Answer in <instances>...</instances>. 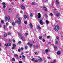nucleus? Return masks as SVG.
<instances>
[{
	"mask_svg": "<svg viewBox=\"0 0 63 63\" xmlns=\"http://www.w3.org/2000/svg\"><path fill=\"white\" fill-rule=\"evenodd\" d=\"M54 30L56 31H58L59 29V27L58 25H57L55 26L54 28Z\"/></svg>",
	"mask_w": 63,
	"mask_h": 63,
	"instance_id": "nucleus-1",
	"label": "nucleus"
},
{
	"mask_svg": "<svg viewBox=\"0 0 63 63\" xmlns=\"http://www.w3.org/2000/svg\"><path fill=\"white\" fill-rule=\"evenodd\" d=\"M5 19L6 20V21H7L8 19L9 20V21H10V17H9V16H7L6 17H5Z\"/></svg>",
	"mask_w": 63,
	"mask_h": 63,
	"instance_id": "nucleus-2",
	"label": "nucleus"
},
{
	"mask_svg": "<svg viewBox=\"0 0 63 63\" xmlns=\"http://www.w3.org/2000/svg\"><path fill=\"white\" fill-rule=\"evenodd\" d=\"M18 20H17V22L18 23V24L19 25V24H20V22H21V20H20V18H18Z\"/></svg>",
	"mask_w": 63,
	"mask_h": 63,
	"instance_id": "nucleus-3",
	"label": "nucleus"
},
{
	"mask_svg": "<svg viewBox=\"0 0 63 63\" xmlns=\"http://www.w3.org/2000/svg\"><path fill=\"white\" fill-rule=\"evenodd\" d=\"M12 9L11 8H9L8 10V12L9 13H12Z\"/></svg>",
	"mask_w": 63,
	"mask_h": 63,
	"instance_id": "nucleus-4",
	"label": "nucleus"
},
{
	"mask_svg": "<svg viewBox=\"0 0 63 63\" xmlns=\"http://www.w3.org/2000/svg\"><path fill=\"white\" fill-rule=\"evenodd\" d=\"M2 4L3 6V8H6V3L4 2H3L2 3Z\"/></svg>",
	"mask_w": 63,
	"mask_h": 63,
	"instance_id": "nucleus-5",
	"label": "nucleus"
},
{
	"mask_svg": "<svg viewBox=\"0 0 63 63\" xmlns=\"http://www.w3.org/2000/svg\"><path fill=\"white\" fill-rule=\"evenodd\" d=\"M41 25H43V21L42 20H40L39 21Z\"/></svg>",
	"mask_w": 63,
	"mask_h": 63,
	"instance_id": "nucleus-6",
	"label": "nucleus"
},
{
	"mask_svg": "<svg viewBox=\"0 0 63 63\" xmlns=\"http://www.w3.org/2000/svg\"><path fill=\"white\" fill-rule=\"evenodd\" d=\"M38 59L40 61H43L42 60V59L41 58L38 57Z\"/></svg>",
	"mask_w": 63,
	"mask_h": 63,
	"instance_id": "nucleus-7",
	"label": "nucleus"
},
{
	"mask_svg": "<svg viewBox=\"0 0 63 63\" xmlns=\"http://www.w3.org/2000/svg\"><path fill=\"white\" fill-rule=\"evenodd\" d=\"M53 47L54 48V50L55 51H56V49H57V47L56 46H53Z\"/></svg>",
	"mask_w": 63,
	"mask_h": 63,
	"instance_id": "nucleus-8",
	"label": "nucleus"
},
{
	"mask_svg": "<svg viewBox=\"0 0 63 63\" xmlns=\"http://www.w3.org/2000/svg\"><path fill=\"white\" fill-rule=\"evenodd\" d=\"M38 18H41V14L40 13H39L38 14Z\"/></svg>",
	"mask_w": 63,
	"mask_h": 63,
	"instance_id": "nucleus-9",
	"label": "nucleus"
},
{
	"mask_svg": "<svg viewBox=\"0 0 63 63\" xmlns=\"http://www.w3.org/2000/svg\"><path fill=\"white\" fill-rule=\"evenodd\" d=\"M21 8L22 10H24V9H25V7L23 5H22L21 6Z\"/></svg>",
	"mask_w": 63,
	"mask_h": 63,
	"instance_id": "nucleus-10",
	"label": "nucleus"
},
{
	"mask_svg": "<svg viewBox=\"0 0 63 63\" xmlns=\"http://www.w3.org/2000/svg\"><path fill=\"white\" fill-rule=\"evenodd\" d=\"M30 27L31 28H32L33 27V25H32V24L31 23H30Z\"/></svg>",
	"mask_w": 63,
	"mask_h": 63,
	"instance_id": "nucleus-11",
	"label": "nucleus"
},
{
	"mask_svg": "<svg viewBox=\"0 0 63 63\" xmlns=\"http://www.w3.org/2000/svg\"><path fill=\"white\" fill-rule=\"evenodd\" d=\"M60 53H61V52H60V51H58L57 52V54L58 55H59L60 54Z\"/></svg>",
	"mask_w": 63,
	"mask_h": 63,
	"instance_id": "nucleus-12",
	"label": "nucleus"
},
{
	"mask_svg": "<svg viewBox=\"0 0 63 63\" xmlns=\"http://www.w3.org/2000/svg\"><path fill=\"white\" fill-rule=\"evenodd\" d=\"M14 56L15 57H18V55L16 54H14Z\"/></svg>",
	"mask_w": 63,
	"mask_h": 63,
	"instance_id": "nucleus-13",
	"label": "nucleus"
},
{
	"mask_svg": "<svg viewBox=\"0 0 63 63\" xmlns=\"http://www.w3.org/2000/svg\"><path fill=\"white\" fill-rule=\"evenodd\" d=\"M21 38L22 40H23V41H25V39H24L23 37H21Z\"/></svg>",
	"mask_w": 63,
	"mask_h": 63,
	"instance_id": "nucleus-14",
	"label": "nucleus"
},
{
	"mask_svg": "<svg viewBox=\"0 0 63 63\" xmlns=\"http://www.w3.org/2000/svg\"><path fill=\"white\" fill-rule=\"evenodd\" d=\"M60 16V13H58L56 15V16Z\"/></svg>",
	"mask_w": 63,
	"mask_h": 63,
	"instance_id": "nucleus-15",
	"label": "nucleus"
},
{
	"mask_svg": "<svg viewBox=\"0 0 63 63\" xmlns=\"http://www.w3.org/2000/svg\"><path fill=\"white\" fill-rule=\"evenodd\" d=\"M48 52V49H47L45 50V52L46 53H47V52Z\"/></svg>",
	"mask_w": 63,
	"mask_h": 63,
	"instance_id": "nucleus-16",
	"label": "nucleus"
},
{
	"mask_svg": "<svg viewBox=\"0 0 63 63\" xmlns=\"http://www.w3.org/2000/svg\"><path fill=\"white\" fill-rule=\"evenodd\" d=\"M22 59H25V56L23 55L22 56Z\"/></svg>",
	"mask_w": 63,
	"mask_h": 63,
	"instance_id": "nucleus-17",
	"label": "nucleus"
},
{
	"mask_svg": "<svg viewBox=\"0 0 63 63\" xmlns=\"http://www.w3.org/2000/svg\"><path fill=\"white\" fill-rule=\"evenodd\" d=\"M30 15L31 17H33V15H32V13H30Z\"/></svg>",
	"mask_w": 63,
	"mask_h": 63,
	"instance_id": "nucleus-18",
	"label": "nucleus"
},
{
	"mask_svg": "<svg viewBox=\"0 0 63 63\" xmlns=\"http://www.w3.org/2000/svg\"><path fill=\"white\" fill-rule=\"evenodd\" d=\"M46 22L47 24H48V23H49V21H48L47 20L46 21Z\"/></svg>",
	"mask_w": 63,
	"mask_h": 63,
	"instance_id": "nucleus-19",
	"label": "nucleus"
},
{
	"mask_svg": "<svg viewBox=\"0 0 63 63\" xmlns=\"http://www.w3.org/2000/svg\"><path fill=\"white\" fill-rule=\"evenodd\" d=\"M43 8H44V10H45V11H47V9L46 7H43Z\"/></svg>",
	"mask_w": 63,
	"mask_h": 63,
	"instance_id": "nucleus-20",
	"label": "nucleus"
},
{
	"mask_svg": "<svg viewBox=\"0 0 63 63\" xmlns=\"http://www.w3.org/2000/svg\"><path fill=\"white\" fill-rule=\"evenodd\" d=\"M3 27L4 29H5L6 28V26L5 25L3 26Z\"/></svg>",
	"mask_w": 63,
	"mask_h": 63,
	"instance_id": "nucleus-21",
	"label": "nucleus"
},
{
	"mask_svg": "<svg viewBox=\"0 0 63 63\" xmlns=\"http://www.w3.org/2000/svg\"><path fill=\"white\" fill-rule=\"evenodd\" d=\"M24 18H27V16H26V15H24Z\"/></svg>",
	"mask_w": 63,
	"mask_h": 63,
	"instance_id": "nucleus-22",
	"label": "nucleus"
},
{
	"mask_svg": "<svg viewBox=\"0 0 63 63\" xmlns=\"http://www.w3.org/2000/svg\"><path fill=\"white\" fill-rule=\"evenodd\" d=\"M42 37L41 36H40L39 37V39H42Z\"/></svg>",
	"mask_w": 63,
	"mask_h": 63,
	"instance_id": "nucleus-23",
	"label": "nucleus"
},
{
	"mask_svg": "<svg viewBox=\"0 0 63 63\" xmlns=\"http://www.w3.org/2000/svg\"><path fill=\"white\" fill-rule=\"evenodd\" d=\"M32 61L33 62H34V61H35V59H34V58L32 59Z\"/></svg>",
	"mask_w": 63,
	"mask_h": 63,
	"instance_id": "nucleus-24",
	"label": "nucleus"
},
{
	"mask_svg": "<svg viewBox=\"0 0 63 63\" xmlns=\"http://www.w3.org/2000/svg\"><path fill=\"white\" fill-rule=\"evenodd\" d=\"M56 3L57 4H59V2L58 1V0H56Z\"/></svg>",
	"mask_w": 63,
	"mask_h": 63,
	"instance_id": "nucleus-25",
	"label": "nucleus"
},
{
	"mask_svg": "<svg viewBox=\"0 0 63 63\" xmlns=\"http://www.w3.org/2000/svg\"><path fill=\"white\" fill-rule=\"evenodd\" d=\"M24 23L25 24H27V21H25L24 22Z\"/></svg>",
	"mask_w": 63,
	"mask_h": 63,
	"instance_id": "nucleus-26",
	"label": "nucleus"
},
{
	"mask_svg": "<svg viewBox=\"0 0 63 63\" xmlns=\"http://www.w3.org/2000/svg\"><path fill=\"white\" fill-rule=\"evenodd\" d=\"M13 47H16V45L15 44H13Z\"/></svg>",
	"mask_w": 63,
	"mask_h": 63,
	"instance_id": "nucleus-27",
	"label": "nucleus"
},
{
	"mask_svg": "<svg viewBox=\"0 0 63 63\" xmlns=\"http://www.w3.org/2000/svg\"><path fill=\"white\" fill-rule=\"evenodd\" d=\"M8 46H11V44L10 43H8Z\"/></svg>",
	"mask_w": 63,
	"mask_h": 63,
	"instance_id": "nucleus-28",
	"label": "nucleus"
},
{
	"mask_svg": "<svg viewBox=\"0 0 63 63\" xmlns=\"http://www.w3.org/2000/svg\"><path fill=\"white\" fill-rule=\"evenodd\" d=\"M8 34L9 35H11V33L10 32H8Z\"/></svg>",
	"mask_w": 63,
	"mask_h": 63,
	"instance_id": "nucleus-29",
	"label": "nucleus"
},
{
	"mask_svg": "<svg viewBox=\"0 0 63 63\" xmlns=\"http://www.w3.org/2000/svg\"><path fill=\"white\" fill-rule=\"evenodd\" d=\"M37 28L38 29H41V28L39 26H38L37 27Z\"/></svg>",
	"mask_w": 63,
	"mask_h": 63,
	"instance_id": "nucleus-30",
	"label": "nucleus"
},
{
	"mask_svg": "<svg viewBox=\"0 0 63 63\" xmlns=\"http://www.w3.org/2000/svg\"><path fill=\"white\" fill-rule=\"evenodd\" d=\"M12 60L13 61H15V59L14 58H12Z\"/></svg>",
	"mask_w": 63,
	"mask_h": 63,
	"instance_id": "nucleus-31",
	"label": "nucleus"
},
{
	"mask_svg": "<svg viewBox=\"0 0 63 63\" xmlns=\"http://www.w3.org/2000/svg\"><path fill=\"white\" fill-rule=\"evenodd\" d=\"M1 22L2 23H4V20H1Z\"/></svg>",
	"mask_w": 63,
	"mask_h": 63,
	"instance_id": "nucleus-32",
	"label": "nucleus"
},
{
	"mask_svg": "<svg viewBox=\"0 0 63 63\" xmlns=\"http://www.w3.org/2000/svg\"><path fill=\"white\" fill-rule=\"evenodd\" d=\"M12 25H13V26L15 25V23H14V22H13L12 23Z\"/></svg>",
	"mask_w": 63,
	"mask_h": 63,
	"instance_id": "nucleus-33",
	"label": "nucleus"
},
{
	"mask_svg": "<svg viewBox=\"0 0 63 63\" xmlns=\"http://www.w3.org/2000/svg\"><path fill=\"white\" fill-rule=\"evenodd\" d=\"M5 45L6 47H8V44H5Z\"/></svg>",
	"mask_w": 63,
	"mask_h": 63,
	"instance_id": "nucleus-34",
	"label": "nucleus"
},
{
	"mask_svg": "<svg viewBox=\"0 0 63 63\" xmlns=\"http://www.w3.org/2000/svg\"><path fill=\"white\" fill-rule=\"evenodd\" d=\"M56 38L57 39V40H59V37L58 36H57L56 37Z\"/></svg>",
	"mask_w": 63,
	"mask_h": 63,
	"instance_id": "nucleus-35",
	"label": "nucleus"
},
{
	"mask_svg": "<svg viewBox=\"0 0 63 63\" xmlns=\"http://www.w3.org/2000/svg\"><path fill=\"white\" fill-rule=\"evenodd\" d=\"M7 34L6 33H5L4 35V37H6V36H7Z\"/></svg>",
	"mask_w": 63,
	"mask_h": 63,
	"instance_id": "nucleus-36",
	"label": "nucleus"
},
{
	"mask_svg": "<svg viewBox=\"0 0 63 63\" xmlns=\"http://www.w3.org/2000/svg\"><path fill=\"white\" fill-rule=\"evenodd\" d=\"M18 34L19 35V36H21V34L20 33H18Z\"/></svg>",
	"mask_w": 63,
	"mask_h": 63,
	"instance_id": "nucleus-37",
	"label": "nucleus"
},
{
	"mask_svg": "<svg viewBox=\"0 0 63 63\" xmlns=\"http://www.w3.org/2000/svg\"><path fill=\"white\" fill-rule=\"evenodd\" d=\"M38 60H34V62H38Z\"/></svg>",
	"mask_w": 63,
	"mask_h": 63,
	"instance_id": "nucleus-38",
	"label": "nucleus"
},
{
	"mask_svg": "<svg viewBox=\"0 0 63 63\" xmlns=\"http://www.w3.org/2000/svg\"><path fill=\"white\" fill-rule=\"evenodd\" d=\"M19 15L18 14H17L16 16V17H18V16H19Z\"/></svg>",
	"mask_w": 63,
	"mask_h": 63,
	"instance_id": "nucleus-39",
	"label": "nucleus"
},
{
	"mask_svg": "<svg viewBox=\"0 0 63 63\" xmlns=\"http://www.w3.org/2000/svg\"><path fill=\"white\" fill-rule=\"evenodd\" d=\"M33 45V44H30V47H31V46Z\"/></svg>",
	"mask_w": 63,
	"mask_h": 63,
	"instance_id": "nucleus-40",
	"label": "nucleus"
},
{
	"mask_svg": "<svg viewBox=\"0 0 63 63\" xmlns=\"http://www.w3.org/2000/svg\"><path fill=\"white\" fill-rule=\"evenodd\" d=\"M50 37V36L49 35L47 36V39H48Z\"/></svg>",
	"mask_w": 63,
	"mask_h": 63,
	"instance_id": "nucleus-41",
	"label": "nucleus"
},
{
	"mask_svg": "<svg viewBox=\"0 0 63 63\" xmlns=\"http://www.w3.org/2000/svg\"><path fill=\"white\" fill-rule=\"evenodd\" d=\"M47 58L48 59H49V60L50 59V58L49 57H48Z\"/></svg>",
	"mask_w": 63,
	"mask_h": 63,
	"instance_id": "nucleus-42",
	"label": "nucleus"
},
{
	"mask_svg": "<svg viewBox=\"0 0 63 63\" xmlns=\"http://www.w3.org/2000/svg\"><path fill=\"white\" fill-rule=\"evenodd\" d=\"M50 15L51 16H53V14H52V13H50Z\"/></svg>",
	"mask_w": 63,
	"mask_h": 63,
	"instance_id": "nucleus-43",
	"label": "nucleus"
},
{
	"mask_svg": "<svg viewBox=\"0 0 63 63\" xmlns=\"http://www.w3.org/2000/svg\"><path fill=\"white\" fill-rule=\"evenodd\" d=\"M18 43H19V44H21V41H19L18 42Z\"/></svg>",
	"mask_w": 63,
	"mask_h": 63,
	"instance_id": "nucleus-44",
	"label": "nucleus"
},
{
	"mask_svg": "<svg viewBox=\"0 0 63 63\" xmlns=\"http://www.w3.org/2000/svg\"><path fill=\"white\" fill-rule=\"evenodd\" d=\"M27 45L28 46H29V45H30V43L29 42H28L27 43Z\"/></svg>",
	"mask_w": 63,
	"mask_h": 63,
	"instance_id": "nucleus-45",
	"label": "nucleus"
},
{
	"mask_svg": "<svg viewBox=\"0 0 63 63\" xmlns=\"http://www.w3.org/2000/svg\"><path fill=\"white\" fill-rule=\"evenodd\" d=\"M25 48L26 49H27V46H25Z\"/></svg>",
	"mask_w": 63,
	"mask_h": 63,
	"instance_id": "nucleus-46",
	"label": "nucleus"
},
{
	"mask_svg": "<svg viewBox=\"0 0 63 63\" xmlns=\"http://www.w3.org/2000/svg\"><path fill=\"white\" fill-rule=\"evenodd\" d=\"M34 53L35 54H38V53L36 52H34Z\"/></svg>",
	"mask_w": 63,
	"mask_h": 63,
	"instance_id": "nucleus-47",
	"label": "nucleus"
},
{
	"mask_svg": "<svg viewBox=\"0 0 63 63\" xmlns=\"http://www.w3.org/2000/svg\"><path fill=\"white\" fill-rule=\"evenodd\" d=\"M33 47L34 48H35V45H33Z\"/></svg>",
	"mask_w": 63,
	"mask_h": 63,
	"instance_id": "nucleus-48",
	"label": "nucleus"
},
{
	"mask_svg": "<svg viewBox=\"0 0 63 63\" xmlns=\"http://www.w3.org/2000/svg\"><path fill=\"white\" fill-rule=\"evenodd\" d=\"M53 62L54 63H55V62H56V60H54L53 61Z\"/></svg>",
	"mask_w": 63,
	"mask_h": 63,
	"instance_id": "nucleus-49",
	"label": "nucleus"
},
{
	"mask_svg": "<svg viewBox=\"0 0 63 63\" xmlns=\"http://www.w3.org/2000/svg\"><path fill=\"white\" fill-rule=\"evenodd\" d=\"M6 25H8L9 23H8L7 22L6 23Z\"/></svg>",
	"mask_w": 63,
	"mask_h": 63,
	"instance_id": "nucleus-50",
	"label": "nucleus"
},
{
	"mask_svg": "<svg viewBox=\"0 0 63 63\" xmlns=\"http://www.w3.org/2000/svg\"><path fill=\"white\" fill-rule=\"evenodd\" d=\"M19 63H22V61H19Z\"/></svg>",
	"mask_w": 63,
	"mask_h": 63,
	"instance_id": "nucleus-51",
	"label": "nucleus"
},
{
	"mask_svg": "<svg viewBox=\"0 0 63 63\" xmlns=\"http://www.w3.org/2000/svg\"><path fill=\"white\" fill-rule=\"evenodd\" d=\"M32 5H35V3H34V2H33L32 3Z\"/></svg>",
	"mask_w": 63,
	"mask_h": 63,
	"instance_id": "nucleus-52",
	"label": "nucleus"
},
{
	"mask_svg": "<svg viewBox=\"0 0 63 63\" xmlns=\"http://www.w3.org/2000/svg\"><path fill=\"white\" fill-rule=\"evenodd\" d=\"M13 41L14 42V43H15V40H14L13 39Z\"/></svg>",
	"mask_w": 63,
	"mask_h": 63,
	"instance_id": "nucleus-53",
	"label": "nucleus"
},
{
	"mask_svg": "<svg viewBox=\"0 0 63 63\" xmlns=\"http://www.w3.org/2000/svg\"><path fill=\"white\" fill-rule=\"evenodd\" d=\"M42 41L43 42H45V40L44 39H43L42 40Z\"/></svg>",
	"mask_w": 63,
	"mask_h": 63,
	"instance_id": "nucleus-54",
	"label": "nucleus"
},
{
	"mask_svg": "<svg viewBox=\"0 0 63 63\" xmlns=\"http://www.w3.org/2000/svg\"><path fill=\"white\" fill-rule=\"evenodd\" d=\"M56 44H58V41H57L56 42Z\"/></svg>",
	"mask_w": 63,
	"mask_h": 63,
	"instance_id": "nucleus-55",
	"label": "nucleus"
},
{
	"mask_svg": "<svg viewBox=\"0 0 63 63\" xmlns=\"http://www.w3.org/2000/svg\"><path fill=\"white\" fill-rule=\"evenodd\" d=\"M9 28H12V26H9Z\"/></svg>",
	"mask_w": 63,
	"mask_h": 63,
	"instance_id": "nucleus-56",
	"label": "nucleus"
},
{
	"mask_svg": "<svg viewBox=\"0 0 63 63\" xmlns=\"http://www.w3.org/2000/svg\"><path fill=\"white\" fill-rule=\"evenodd\" d=\"M25 34H26V35H28V33H26Z\"/></svg>",
	"mask_w": 63,
	"mask_h": 63,
	"instance_id": "nucleus-57",
	"label": "nucleus"
},
{
	"mask_svg": "<svg viewBox=\"0 0 63 63\" xmlns=\"http://www.w3.org/2000/svg\"><path fill=\"white\" fill-rule=\"evenodd\" d=\"M53 6V4H52L51 5L50 7H52Z\"/></svg>",
	"mask_w": 63,
	"mask_h": 63,
	"instance_id": "nucleus-58",
	"label": "nucleus"
},
{
	"mask_svg": "<svg viewBox=\"0 0 63 63\" xmlns=\"http://www.w3.org/2000/svg\"><path fill=\"white\" fill-rule=\"evenodd\" d=\"M12 49H14V48H15V47H12Z\"/></svg>",
	"mask_w": 63,
	"mask_h": 63,
	"instance_id": "nucleus-59",
	"label": "nucleus"
},
{
	"mask_svg": "<svg viewBox=\"0 0 63 63\" xmlns=\"http://www.w3.org/2000/svg\"><path fill=\"white\" fill-rule=\"evenodd\" d=\"M18 52H20V49H18Z\"/></svg>",
	"mask_w": 63,
	"mask_h": 63,
	"instance_id": "nucleus-60",
	"label": "nucleus"
},
{
	"mask_svg": "<svg viewBox=\"0 0 63 63\" xmlns=\"http://www.w3.org/2000/svg\"><path fill=\"white\" fill-rule=\"evenodd\" d=\"M29 52V51H27L26 52V53H28Z\"/></svg>",
	"mask_w": 63,
	"mask_h": 63,
	"instance_id": "nucleus-61",
	"label": "nucleus"
},
{
	"mask_svg": "<svg viewBox=\"0 0 63 63\" xmlns=\"http://www.w3.org/2000/svg\"><path fill=\"white\" fill-rule=\"evenodd\" d=\"M9 40L10 42H11V41H12V40H11V39H9Z\"/></svg>",
	"mask_w": 63,
	"mask_h": 63,
	"instance_id": "nucleus-62",
	"label": "nucleus"
},
{
	"mask_svg": "<svg viewBox=\"0 0 63 63\" xmlns=\"http://www.w3.org/2000/svg\"><path fill=\"white\" fill-rule=\"evenodd\" d=\"M12 53H15V52H14V51H12Z\"/></svg>",
	"mask_w": 63,
	"mask_h": 63,
	"instance_id": "nucleus-63",
	"label": "nucleus"
},
{
	"mask_svg": "<svg viewBox=\"0 0 63 63\" xmlns=\"http://www.w3.org/2000/svg\"><path fill=\"white\" fill-rule=\"evenodd\" d=\"M51 43L50 42H48V44H50Z\"/></svg>",
	"mask_w": 63,
	"mask_h": 63,
	"instance_id": "nucleus-64",
	"label": "nucleus"
}]
</instances>
